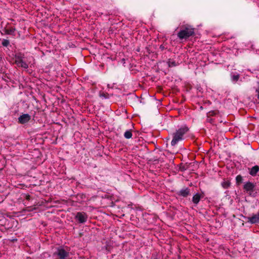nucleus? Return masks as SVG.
<instances>
[{
  "label": "nucleus",
  "mask_w": 259,
  "mask_h": 259,
  "mask_svg": "<svg viewBox=\"0 0 259 259\" xmlns=\"http://www.w3.org/2000/svg\"><path fill=\"white\" fill-rule=\"evenodd\" d=\"M189 130V127L186 125H182L180 128L177 130L172 134V140L171 142V145L175 146L179 141L184 139V136Z\"/></svg>",
  "instance_id": "1"
},
{
  "label": "nucleus",
  "mask_w": 259,
  "mask_h": 259,
  "mask_svg": "<svg viewBox=\"0 0 259 259\" xmlns=\"http://www.w3.org/2000/svg\"><path fill=\"white\" fill-rule=\"evenodd\" d=\"M195 34L194 28L192 26L187 24L183 25L178 33V37L180 39H187Z\"/></svg>",
  "instance_id": "2"
},
{
  "label": "nucleus",
  "mask_w": 259,
  "mask_h": 259,
  "mask_svg": "<svg viewBox=\"0 0 259 259\" xmlns=\"http://www.w3.org/2000/svg\"><path fill=\"white\" fill-rule=\"evenodd\" d=\"M243 189L249 195L252 197H256L259 194V188L256 183L250 181L244 183Z\"/></svg>",
  "instance_id": "3"
},
{
  "label": "nucleus",
  "mask_w": 259,
  "mask_h": 259,
  "mask_svg": "<svg viewBox=\"0 0 259 259\" xmlns=\"http://www.w3.org/2000/svg\"><path fill=\"white\" fill-rule=\"evenodd\" d=\"M54 255H57L58 259H67L69 256V253L63 248L60 247L57 248V251L54 253Z\"/></svg>",
  "instance_id": "4"
},
{
  "label": "nucleus",
  "mask_w": 259,
  "mask_h": 259,
  "mask_svg": "<svg viewBox=\"0 0 259 259\" xmlns=\"http://www.w3.org/2000/svg\"><path fill=\"white\" fill-rule=\"evenodd\" d=\"M75 220L79 224L85 223L88 220V215L84 212H77L74 217Z\"/></svg>",
  "instance_id": "5"
},
{
  "label": "nucleus",
  "mask_w": 259,
  "mask_h": 259,
  "mask_svg": "<svg viewBox=\"0 0 259 259\" xmlns=\"http://www.w3.org/2000/svg\"><path fill=\"white\" fill-rule=\"evenodd\" d=\"M247 222L251 224H259V214H253L251 217L243 216Z\"/></svg>",
  "instance_id": "6"
},
{
  "label": "nucleus",
  "mask_w": 259,
  "mask_h": 259,
  "mask_svg": "<svg viewBox=\"0 0 259 259\" xmlns=\"http://www.w3.org/2000/svg\"><path fill=\"white\" fill-rule=\"evenodd\" d=\"M31 120V116L28 113H23L18 118V122L24 124Z\"/></svg>",
  "instance_id": "7"
},
{
  "label": "nucleus",
  "mask_w": 259,
  "mask_h": 259,
  "mask_svg": "<svg viewBox=\"0 0 259 259\" xmlns=\"http://www.w3.org/2000/svg\"><path fill=\"white\" fill-rule=\"evenodd\" d=\"M179 197L186 198L191 195L190 189L188 187L184 188L176 192Z\"/></svg>",
  "instance_id": "8"
},
{
  "label": "nucleus",
  "mask_w": 259,
  "mask_h": 259,
  "mask_svg": "<svg viewBox=\"0 0 259 259\" xmlns=\"http://www.w3.org/2000/svg\"><path fill=\"white\" fill-rule=\"evenodd\" d=\"M204 197V194L196 193L192 197V201L195 205H197L199 202L200 199Z\"/></svg>",
  "instance_id": "9"
},
{
  "label": "nucleus",
  "mask_w": 259,
  "mask_h": 259,
  "mask_svg": "<svg viewBox=\"0 0 259 259\" xmlns=\"http://www.w3.org/2000/svg\"><path fill=\"white\" fill-rule=\"evenodd\" d=\"M249 174L252 176H255L256 175L257 172L259 171V166L258 165H255L251 168H249Z\"/></svg>",
  "instance_id": "10"
},
{
  "label": "nucleus",
  "mask_w": 259,
  "mask_h": 259,
  "mask_svg": "<svg viewBox=\"0 0 259 259\" xmlns=\"http://www.w3.org/2000/svg\"><path fill=\"white\" fill-rule=\"evenodd\" d=\"M16 29L15 27H11L9 29L5 28L3 29V31L7 34L12 35L13 36H15V32Z\"/></svg>",
  "instance_id": "11"
},
{
  "label": "nucleus",
  "mask_w": 259,
  "mask_h": 259,
  "mask_svg": "<svg viewBox=\"0 0 259 259\" xmlns=\"http://www.w3.org/2000/svg\"><path fill=\"white\" fill-rule=\"evenodd\" d=\"M166 64L169 68L176 67L179 65L178 63H177L175 61L170 58L167 60Z\"/></svg>",
  "instance_id": "12"
},
{
  "label": "nucleus",
  "mask_w": 259,
  "mask_h": 259,
  "mask_svg": "<svg viewBox=\"0 0 259 259\" xmlns=\"http://www.w3.org/2000/svg\"><path fill=\"white\" fill-rule=\"evenodd\" d=\"M230 76L231 81L234 82H236L239 80L240 74L237 72L231 73Z\"/></svg>",
  "instance_id": "13"
},
{
  "label": "nucleus",
  "mask_w": 259,
  "mask_h": 259,
  "mask_svg": "<svg viewBox=\"0 0 259 259\" xmlns=\"http://www.w3.org/2000/svg\"><path fill=\"white\" fill-rule=\"evenodd\" d=\"M176 168L177 170L184 171L188 168V166L183 164V163H180V164L177 165Z\"/></svg>",
  "instance_id": "14"
},
{
  "label": "nucleus",
  "mask_w": 259,
  "mask_h": 259,
  "mask_svg": "<svg viewBox=\"0 0 259 259\" xmlns=\"http://www.w3.org/2000/svg\"><path fill=\"white\" fill-rule=\"evenodd\" d=\"M24 54L19 53L16 54L15 55V58L16 59L15 63H18L20 61H23V58H24Z\"/></svg>",
  "instance_id": "15"
},
{
  "label": "nucleus",
  "mask_w": 259,
  "mask_h": 259,
  "mask_svg": "<svg viewBox=\"0 0 259 259\" xmlns=\"http://www.w3.org/2000/svg\"><path fill=\"white\" fill-rule=\"evenodd\" d=\"M18 67H21L24 69H27L28 68V64L24 61H20L18 63H16Z\"/></svg>",
  "instance_id": "16"
},
{
  "label": "nucleus",
  "mask_w": 259,
  "mask_h": 259,
  "mask_svg": "<svg viewBox=\"0 0 259 259\" xmlns=\"http://www.w3.org/2000/svg\"><path fill=\"white\" fill-rule=\"evenodd\" d=\"M133 134L131 130H127L124 133V137L126 139H129L132 137Z\"/></svg>",
  "instance_id": "17"
},
{
  "label": "nucleus",
  "mask_w": 259,
  "mask_h": 259,
  "mask_svg": "<svg viewBox=\"0 0 259 259\" xmlns=\"http://www.w3.org/2000/svg\"><path fill=\"white\" fill-rule=\"evenodd\" d=\"M243 179L241 175H238L236 177V183L237 185L239 186L243 183Z\"/></svg>",
  "instance_id": "18"
},
{
  "label": "nucleus",
  "mask_w": 259,
  "mask_h": 259,
  "mask_svg": "<svg viewBox=\"0 0 259 259\" xmlns=\"http://www.w3.org/2000/svg\"><path fill=\"white\" fill-rule=\"evenodd\" d=\"M99 96L101 98H102L104 99H108L109 98L108 94L105 93L104 92H100L99 93Z\"/></svg>",
  "instance_id": "19"
},
{
  "label": "nucleus",
  "mask_w": 259,
  "mask_h": 259,
  "mask_svg": "<svg viewBox=\"0 0 259 259\" xmlns=\"http://www.w3.org/2000/svg\"><path fill=\"white\" fill-rule=\"evenodd\" d=\"M2 44L4 47H7L10 45V41L8 39H3L2 42Z\"/></svg>",
  "instance_id": "20"
},
{
  "label": "nucleus",
  "mask_w": 259,
  "mask_h": 259,
  "mask_svg": "<svg viewBox=\"0 0 259 259\" xmlns=\"http://www.w3.org/2000/svg\"><path fill=\"white\" fill-rule=\"evenodd\" d=\"M150 259H158V254L157 253H153L150 257Z\"/></svg>",
  "instance_id": "21"
},
{
  "label": "nucleus",
  "mask_w": 259,
  "mask_h": 259,
  "mask_svg": "<svg viewBox=\"0 0 259 259\" xmlns=\"http://www.w3.org/2000/svg\"><path fill=\"white\" fill-rule=\"evenodd\" d=\"M258 84V88L256 90V92L257 93V98L259 99V80L257 82Z\"/></svg>",
  "instance_id": "22"
},
{
  "label": "nucleus",
  "mask_w": 259,
  "mask_h": 259,
  "mask_svg": "<svg viewBox=\"0 0 259 259\" xmlns=\"http://www.w3.org/2000/svg\"><path fill=\"white\" fill-rule=\"evenodd\" d=\"M197 90L200 92H202V89L200 86H198L197 87Z\"/></svg>",
  "instance_id": "23"
},
{
  "label": "nucleus",
  "mask_w": 259,
  "mask_h": 259,
  "mask_svg": "<svg viewBox=\"0 0 259 259\" xmlns=\"http://www.w3.org/2000/svg\"><path fill=\"white\" fill-rule=\"evenodd\" d=\"M159 49L161 50V51H163L164 50V49H165L166 48L163 46V45H161L159 47Z\"/></svg>",
  "instance_id": "24"
},
{
  "label": "nucleus",
  "mask_w": 259,
  "mask_h": 259,
  "mask_svg": "<svg viewBox=\"0 0 259 259\" xmlns=\"http://www.w3.org/2000/svg\"><path fill=\"white\" fill-rule=\"evenodd\" d=\"M225 188H228L229 186V184L228 183H226L225 185L223 186Z\"/></svg>",
  "instance_id": "25"
},
{
  "label": "nucleus",
  "mask_w": 259,
  "mask_h": 259,
  "mask_svg": "<svg viewBox=\"0 0 259 259\" xmlns=\"http://www.w3.org/2000/svg\"><path fill=\"white\" fill-rule=\"evenodd\" d=\"M205 103L207 104L208 105H210L211 104V102L210 101L207 100L205 102Z\"/></svg>",
  "instance_id": "26"
},
{
  "label": "nucleus",
  "mask_w": 259,
  "mask_h": 259,
  "mask_svg": "<svg viewBox=\"0 0 259 259\" xmlns=\"http://www.w3.org/2000/svg\"><path fill=\"white\" fill-rule=\"evenodd\" d=\"M147 49V52L148 53V54H151L152 53H153L150 50H149V49Z\"/></svg>",
  "instance_id": "27"
},
{
  "label": "nucleus",
  "mask_w": 259,
  "mask_h": 259,
  "mask_svg": "<svg viewBox=\"0 0 259 259\" xmlns=\"http://www.w3.org/2000/svg\"><path fill=\"white\" fill-rule=\"evenodd\" d=\"M190 156H191L190 160H193L194 158V156L193 155H191Z\"/></svg>",
  "instance_id": "28"
},
{
  "label": "nucleus",
  "mask_w": 259,
  "mask_h": 259,
  "mask_svg": "<svg viewBox=\"0 0 259 259\" xmlns=\"http://www.w3.org/2000/svg\"><path fill=\"white\" fill-rule=\"evenodd\" d=\"M30 195H27L26 196V199L30 200Z\"/></svg>",
  "instance_id": "29"
},
{
  "label": "nucleus",
  "mask_w": 259,
  "mask_h": 259,
  "mask_svg": "<svg viewBox=\"0 0 259 259\" xmlns=\"http://www.w3.org/2000/svg\"><path fill=\"white\" fill-rule=\"evenodd\" d=\"M154 57L157 58V56H158V54L156 53L154 55Z\"/></svg>",
  "instance_id": "30"
},
{
  "label": "nucleus",
  "mask_w": 259,
  "mask_h": 259,
  "mask_svg": "<svg viewBox=\"0 0 259 259\" xmlns=\"http://www.w3.org/2000/svg\"><path fill=\"white\" fill-rule=\"evenodd\" d=\"M212 121H213V119H212V118H210L209 120V122H210V123H212Z\"/></svg>",
  "instance_id": "31"
},
{
  "label": "nucleus",
  "mask_w": 259,
  "mask_h": 259,
  "mask_svg": "<svg viewBox=\"0 0 259 259\" xmlns=\"http://www.w3.org/2000/svg\"><path fill=\"white\" fill-rule=\"evenodd\" d=\"M211 113H212V114H211V115H213V114H214V113H215V111H212L211 112Z\"/></svg>",
  "instance_id": "32"
},
{
  "label": "nucleus",
  "mask_w": 259,
  "mask_h": 259,
  "mask_svg": "<svg viewBox=\"0 0 259 259\" xmlns=\"http://www.w3.org/2000/svg\"><path fill=\"white\" fill-rule=\"evenodd\" d=\"M36 166H32L31 167V169H35V168H36Z\"/></svg>",
  "instance_id": "33"
},
{
  "label": "nucleus",
  "mask_w": 259,
  "mask_h": 259,
  "mask_svg": "<svg viewBox=\"0 0 259 259\" xmlns=\"http://www.w3.org/2000/svg\"><path fill=\"white\" fill-rule=\"evenodd\" d=\"M203 107H202V106H200V110H203Z\"/></svg>",
  "instance_id": "34"
},
{
  "label": "nucleus",
  "mask_w": 259,
  "mask_h": 259,
  "mask_svg": "<svg viewBox=\"0 0 259 259\" xmlns=\"http://www.w3.org/2000/svg\"><path fill=\"white\" fill-rule=\"evenodd\" d=\"M135 97L136 99H138V97L136 95H135Z\"/></svg>",
  "instance_id": "35"
},
{
  "label": "nucleus",
  "mask_w": 259,
  "mask_h": 259,
  "mask_svg": "<svg viewBox=\"0 0 259 259\" xmlns=\"http://www.w3.org/2000/svg\"><path fill=\"white\" fill-rule=\"evenodd\" d=\"M140 102L141 103H143V104H144V102H143V101H142V100H140Z\"/></svg>",
  "instance_id": "36"
},
{
  "label": "nucleus",
  "mask_w": 259,
  "mask_h": 259,
  "mask_svg": "<svg viewBox=\"0 0 259 259\" xmlns=\"http://www.w3.org/2000/svg\"><path fill=\"white\" fill-rule=\"evenodd\" d=\"M256 214H259V209H258V211L257 213H256Z\"/></svg>",
  "instance_id": "37"
},
{
  "label": "nucleus",
  "mask_w": 259,
  "mask_h": 259,
  "mask_svg": "<svg viewBox=\"0 0 259 259\" xmlns=\"http://www.w3.org/2000/svg\"><path fill=\"white\" fill-rule=\"evenodd\" d=\"M162 62L164 63V62H165V61H162Z\"/></svg>",
  "instance_id": "38"
}]
</instances>
